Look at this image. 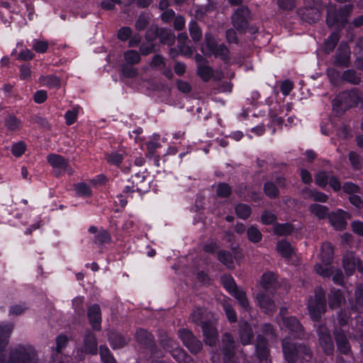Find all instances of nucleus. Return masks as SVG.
Returning <instances> with one entry per match:
<instances>
[{
  "label": "nucleus",
  "mask_w": 363,
  "mask_h": 363,
  "mask_svg": "<svg viewBox=\"0 0 363 363\" xmlns=\"http://www.w3.org/2000/svg\"><path fill=\"white\" fill-rule=\"evenodd\" d=\"M220 282L223 287L229 294L230 291H233L234 288L238 286L233 276L230 274H225L220 277Z\"/></svg>",
  "instance_id": "nucleus-55"
},
{
  "label": "nucleus",
  "mask_w": 363,
  "mask_h": 363,
  "mask_svg": "<svg viewBox=\"0 0 363 363\" xmlns=\"http://www.w3.org/2000/svg\"><path fill=\"white\" fill-rule=\"evenodd\" d=\"M304 6L299 8L297 11L298 16L308 22L314 23L318 22L320 18V11L322 3L320 0H303Z\"/></svg>",
  "instance_id": "nucleus-7"
},
{
  "label": "nucleus",
  "mask_w": 363,
  "mask_h": 363,
  "mask_svg": "<svg viewBox=\"0 0 363 363\" xmlns=\"http://www.w3.org/2000/svg\"><path fill=\"white\" fill-rule=\"evenodd\" d=\"M353 4H348L339 9H330L327 11L326 24L329 28L342 30L348 23V16L353 10Z\"/></svg>",
  "instance_id": "nucleus-4"
},
{
  "label": "nucleus",
  "mask_w": 363,
  "mask_h": 363,
  "mask_svg": "<svg viewBox=\"0 0 363 363\" xmlns=\"http://www.w3.org/2000/svg\"><path fill=\"white\" fill-rule=\"evenodd\" d=\"M357 259L352 255L344 256L342 258V267L347 277L354 274L356 270Z\"/></svg>",
  "instance_id": "nucleus-36"
},
{
  "label": "nucleus",
  "mask_w": 363,
  "mask_h": 363,
  "mask_svg": "<svg viewBox=\"0 0 363 363\" xmlns=\"http://www.w3.org/2000/svg\"><path fill=\"white\" fill-rule=\"evenodd\" d=\"M316 333L318 337L319 345L323 352L328 356L333 354L335 345L328 328L325 324H318Z\"/></svg>",
  "instance_id": "nucleus-10"
},
{
  "label": "nucleus",
  "mask_w": 363,
  "mask_h": 363,
  "mask_svg": "<svg viewBox=\"0 0 363 363\" xmlns=\"http://www.w3.org/2000/svg\"><path fill=\"white\" fill-rule=\"evenodd\" d=\"M360 101L359 90L352 88L342 91L332 101L333 109L337 113L342 115L352 107H356Z\"/></svg>",
  "instance_id": "nucleus-2"
},
{
  "label": "nucleus",
  "mask_w": 363,
  "mask_h": 363,
  "mask_svg": "<svg viewBox=\"0 0 363 363\" xmlns=\"http://www.w3.org/2000/svg\"><path fill=\"white\" fill-rule=\"evenodd\" d=\"M235 211L237 216L242 220L247 219L252 213V209L250 206L242 203H238L235 206Z\"/></svg>",
  "instance_id": "nucleus-52"
},
{
  "label": "nucleus",
  "mask_w": 363,
  "mask_h": 363,
  "mask_svg": "<svg viewBox=\"0 0 363 363\" xmlns=\"http://www.w3.org/2000/svg\"><path fill=\"white\" fill-rule=\"evenodd\" d=\"M26 149L27 146L26 143L21 140L12 145L11 151L13 156L20 157L25 153Z\"/></svg>",
  "instance_id": "nucleus-59"
},
{
  "label": "nucleus",
  "mask_w": 363,
  "mask_h": 363,
  "mask_svg": "<svg viewBox=\"0 0 363 363\" xmlns=\"http://www.w3.org/2000/svg\"><path fill=\"white\" fill-rule=\"evenodd\" d=\"M277 219V216L276 214L272 213L269 211L265 210L261 215V222L262 224L269 225L272 224H274Z\"/></svg>",
  "instance_id": "nucleus-62"
},
{
  "label": "nucleus",
  "mask_w": 363,
  "mask_h": 363,
  "mask_svg": "<svg viewBox=\"0 0 363 363\" xmlns=\"http://www.w3.org/2000/svg\"><path fill=\"white\" fill-rule=\"evenodd\" d=\"M350 215L342 209H337L336 211H332L328 215V220L330 225L337 230H344L347 225L346 218H350Z\"/></svg>",
  "instance_id": "nucleus-15"
},
{
  "label": "nucleus",
  "mask_w": 363,
  "mask_h": 363,
  "mask_svg": "<svg viewBox=\"0 0 363 363\" xmlns=\"http://www.w3.org/2000/svg\"><path fill=\"white\" fill-rule=\"evenodd\" d=\"M135 340L140 348L147 350L152 357H162V351L155 342L154 335L143 328H139L135 333Z\"/></svg>",
  "instance_id": "nucleus-6"
},
{
  "label": "nucleus",
  "mask_w": 363,
  "mask_h": 363,
  "mask_svg": "<svg viewBox=\"0 0 363 363\" xmlns=\"http://www.w3.org/2000/svg\"><path fill=\"white\" fill-rule=\"evenodd\" d=\"M75 196L80 198H90L93 193L91 188L85 182H77L73 184Z\"/></svg>",
  "instance_id": "nucleus-33"
},
{
  "label": "nucleus",
  "mask_w": 363,
  "mask_h": 363,
  "mask_svg": "<svg viewBox=\"0 0 363 363\" xmlns=\"http://www.w3.org/2000/svg\"><path fill=\"white\" fill-rule=\"evenodd\" d=\"M126 64L135 65L140 63L141 57L139 52L135 50H128L123 53Z\"/></svg>",
  "instance_id": "nucleus-51"
},
{
  "label": "nucleus",
  "mask_w": 363,
  "mask_h": 363,
  "mask_svg": "<svg viewBox=\"0 0 363 363\" xmlns=\"http://www.w3.org/2000/svg\"><path fill=\"white\" fill-rule=\"evenodd\" d=\"M211 55H213L216 58L219 57L224 62L230 60V50L224 43L220 44Z\"/></svg>",
  "instance_id": "nucleus-45"
},
{
  "label": "nucleus",
  "mask_w": 363,
  "mask_h": 363,
  "mask_svg": "<svg viewBox=\"0 0 363 363\" xmlns=\"http://www.w3.org/2000/svg\"><path fill=\"white\" fill-rule=\"evenodd\" d=\"M84 347L86 354H97V340L96 335L91 331L86 332L84 337Z\"/></svg>",
  "instance_id": "nucleus-24"
},
{
  "label": "nucleus",
  "mask_w": 363,
  "mask_h": 363,
  "mask_svg": "<svg viewBox=\"0 0 363 363\" xmlns=\"http://www.w3.org/2000/svg\"><path fill=\"white\" fill-rule=\"evenodd\" d=\"M160 43L171 46L174 44L176 37L174 31L167 28H160L159 38Z\"/></svg>",
  "instance_id": "nucleus-31"
},
{
  "label": "nucleus",
  "mask_w": 363,
  "mask_h": 363,
  "mask_svg": "<svg viewBox=\"0 0 363 363\" xmlns=\"http://www.w3.org/2000/svg\"><path fill=\"white\" fill-rule=\"evenodd\" d=\"M223 307L228 321L230 323H235L238 321V315L233 306L229 303H225Z\"/></svg>",
  "instance_id": "nucleus-58"
},
{
  "label": "nucleus",
  "mask_w": 363,
  "mask_h": 363,
  "mask_svg": "<svg viewBox=\"0 0 363 363\" xmlns=\"http://www.w3.org/2000/svg\"><path fill=\"white\" fill-rule=\"evenodd\" d=\"M263 191L265 195L271 199H274L279 195V188L272 181H267L264 184Z\"/></svg>",
  "instance_id": "nucleus-49"
},
{
  "label": "nucleus",
  "mask_w": 363,
  "mask_h": 363,
  "mask_svg": "<svg viewBox=\"0 0 363 363\" xmlns=\"http://www.w3.org/2000/svg\"><path fill=\"white\" fill-rule=\"evenodd\" d=\"M171 355L178 363H194L192 357L179 347L172 349Z\"/></svg>",
  "instance_id": "nucleus-32"
},
{
  "label": "nucleus",
  "mask_w": 363,
  "mask_h": 363,
  "mask_svg": "<svg viewBox=\"0 0 363 363\" xmlns=\"http://www.w3.org/2000/svg\"><path fill=\"white\" fill-rule=\"evenodd\" d=\"M93 240L94 244L101 247L104 245L109 244L111 242V235L107 230L101 228L94 235Z\"/></svg>",
  "instance_id": "nucleus-40"
},
{
  "label": "nucleus",
  "mask_w": 363,
  "mask_h": 363,
  "mask_svg": "<svg viewBox=\"0 0 363 363\" xmlns=\"http://www.w3.org/2000/svg\"><path fill=\"white\" fill-rule=\"evenodd\" d=\"M48 163L55 169L56 177L62 175V170H67L69 167V160L62 155L50 153L47 156Z\"/></svg>",
  "instance_id": "nucleus-16"
},
{
  "label": "nucleus",
  "mask_w": 363,
  "mask_h": 363,
  "mask_svg": "<svg viewBox=\"0 0 363 363\" xmlns=\"http://www.w3.org/2000/svg\"><path fill=\"white\" fill-rule=\"evenodd\" d=\"M40 82L49 89H59L61 86V79L54 74H48L40 77Z\"/></svg>",
  "instance_id": "nucleus-41"
},
{
  "label": "nucleus",
  "mask_w": 363,
  "mask_h": 363,
  "mask_svg": "<svg viewBox=\"0 0 363 363\" xmlns=\"http://www.w3.org/2000/svg\"><path fill=\"white\" fill-rule=\"evenodd\" d=\"M179 337L183 344L192 354H198L203 348L201 340L197 339L192 331L187 328H182L179 330Z\"/></svg>",
  "instance_id": "nucleus-11"
},
{
  "label": "nucleus",
  "mask_w": 363,
  "mask_h": 363,
  "mask_svg": "<svg viewBox=\"0 0 363 363\" xmlns=\"http://www.w3.org/2000/svg\"><path fill=\"white\" fill-rule=\"evenodd\" d=\"M322 262L326 265L331 264L334 259V249L329 242L323 245L320 250Z\"/></svg>",
  "instance_id": "nucleus-34"
},
{
  "label": "nucleus",
  "mask_w": 363,
  "mask_h": 363,
  "mask_svg": "<svg viewBox=\"0 0 363 363\" xmlns=\"http://www.w3.org/2000/svg\"><path fill=\"white\" fill-rule=\"evenodd\" d=\"M240 344L236 342L230 333H225L223 335L220 352L223 356V363H239Z\"/></svg>",
  "instance_id": "nucleus-5"
},
{
  "label": "nucleus",
  "mask_w": 363,
  "mask_h": 363,
  "mask_svg": "<svg viewBox=\"0 0 363 363\" xmlns=\"http://www.w3.org/2000/svg\"><path fill=\"white\" fill-rule=\"evenodd\" d=\"M283 324L289 330L291 335L299 337L303 335V327L297 318L294 316L285 317L283 318Z\"/></svg>",
  "instance_id": "nucleus-20"
},
{
  "label": "nucleus",
  "mask_w": 363,
  "mask_h": 363,
  "mask_svg": "<svg viewBox=\"0 0 363 363\" xmlns=\"http://www.w3.org/2000/svg\"><path fill=\"white\" fill-rule=\"evenodd\" d=\"M19 76L21 80L30 81L32 78V71L30 63H25L19 66Z\"/></svg>",
  "instance_id": "nucleus-60"
},
{
  "label": "nucleus",
  "mask_w": 363,
  "mask_h": 363,
  "mask_svg": "<svg viewBox=\"0 0 363 363\" xmlns=\"http://www.w3.org/2000/svg\"><path fill=\"white\" fill-rule=\"evenodd\" d=\"M281 343L283 357L287 363H296L300 358L306 357L311 358V349L304 343L295 342L290 337H284Z\"/></svg>",
  "instance_id": "nucleus-1"
},
{
  "label": "nucleus",
  "mask_w": 363,
  "mask_h": 363,
  "mask_svg": "<svg viewBox=\"0 0 363 363\" xmlns=\"http://www.w3.org/2000/svg\"><path fill=\"white\" fill-rule=\"evenodd\" d=\"M130 338L121 333H113L109 337V342L113 350L121 349L128 344Z\"/></svg>",
  "instance_id": "nucleus-29"
},
{
  "label": "nucleus",
  "mask_w": 363,
  "mask_h": 363,
  "mask_svg": "<svg viewBox=\"0 0 363 363\" xmlns=\"http://www.w3.org/2000/svg\"><path fill=\"white\" fill-rule=\"evenodd\" d=\"M80 109H82V108L79 105H77L72 109L67 110L65 112L64 116L67 125H72L77 121Z\"/></svg>",
  "instance_id": "nucleus-53"
},
{
  "label": "nucleus",
  "mask_w": 363,
  "mask_h": 363,
  "mask_svg": "<svg viewBox=\"0 0 363 363\" xmlns=\"http://www.w3.org/2000/svg\"><path fill=\"white\" fill-rule=\"evenodd\" d=\"M345 300L343 294L340 289H331L328 294V305L331 309H336L341 306Z\"/></svg>",
  "instance_id": "nucleus-27"
},
{
  "label": "nucleus",
  "mask_w": 363,
  "mask_h": 363,
  "mask_svg": "<svg viewBox=\"0 0 363 363\" xmlns=\"http://www.w3.org/2000/svg\"><path fill=\"white\" fill-rule=\"evenodd\" d=\"M332 64L337 68H348L351 65V50L348 44L342 42L332 58Z\"/></svg>",
  "instance_id": "nucleus-9"
},
{
  "label": "nucleus",
  "mask_w": 363,
  "mask_h": 363,
  "mask_svg": "<svg viewBox=\"0 0 363 363\" xmlns=\"http://www.w3.org/2000/svg\"><path fill=\"white\" fill-rule=\"evenodd\" d=\"M276 250L285 259L291 258L294 253L291 244L286 239H282L277 242Z\"/></svg>",
  "instance_id": "nucleus-26"
},
{
  "label": "nucleus",
  "mask_w": 363,
  "mask_h": 363,
  "mask_svg": "<svg viewBox=\"0 0 363 363\" xmlns=\"http://www.w3.org/2000/svg\"><path fill=\"white\" fill-rule=\"evenodd\" d=\"M11 363H36V352L31 346L19 345L10 354Z\"/></svg>",
  "instance_id": "nucleus-8"
},
{
  "label": "nucleus",
  "mask_w": 363,
  "mask_h": 363,
  "mask_svg": "<svg viewBox=\"0 0 363 363\" xmlns=\"http://www.w3.org/2000/svg\"><path fill=\"white\" fill-rule=\"evenodd\" d=\"M133 35V30L130 27L123 26L117 33V38L122 42L127 41Z\"/></svg>",
  "instance_id": "nucleus-64"
},
{
  "label": "nucleus",
  "mask_w": 363,
  "mask_h": 363,
  "mask_svg": "<svg viewBox=\"0 0 363 363\" xmlns=\"http://www.w3.org/2000/svg\"><path fill=\"white\" fill-rule=\"evenodd\" d=\"M329 179L328 172L325 170L319 171L315 174V184L323 189L328 184Z\"/></svg>",
  "instance_id": "nucleus-56"
},
{
  "label": "nucleus",
  "mask_w": 363,
  "mask_h": 363,
  "mask_svg": "<svg viewBox=\"0 0 363 363\" xmlns=\"http://www.w3.org/2000/svg\"><path fill=\"white\" fill-rule=\"evenodd\" d=\"M13 329V325L11 323L0 324V353L6 350Z\"/></svg>",
  "instance_id": "nucleus-21"
},
{
  "label": "nucleus",
  "mask_w": 363,
  "mask_h": 363,
  "mask_svg": "<svg viewBox=\"0 0 363 363\" xmlns=\"http://www.w3.org/2000/svg\"><path fill=\"white\" fill-rule=\"evenodd\" d=\"M255 353L260 363H272L268 342L263 335H258L257 337Z\"/></svg>",
  "instance_id": "nucleus-14"
},
{
  "label": "nucleus",
  "mask_w": 363,
  "mask_h": 363,
  "mask_svg": "<svg viewBox=\"0 0 363 363\" xmlns=\"http://www.w3.org/2000/svg\"><path fill=\"white\" fill-rule=\"evenodd\" d=\"M246 235L248 240L252 243L259 242L263 238V235L255 225H250L246 230Z\"/></svg>",
  "instance_id": "nucleus-46"
},
{
  "label": "nucleus",
  "mask_w": 363,
  "mask_h": 363,
  "mask_svg": "<svg viewBox=\"0 0 363 363\" xmlns=\"http://www.w3.org/2000/svg\"><path fill=\"white\" fill-rule=\"evenodd\" d=\"M302 193L306 195L305 198H309L313 199L315 202L326 203L329 199V196L315 189H311L308 187H305L302 190Z\"/></svg>",
  "instance_id": "nucleus-28"
},
{
  "label": "nucleus",
  "mask_w": 363,
  "mask_h": 363,
  "mask_svg": "<svg viewBox=\"0 0 363 363\" xmlns=\"http://www.w3.org/2000/svg\"><path fill=\"white\" fill-rule=\"evenodd\" d=\"M49 45L46 40L34 39L33 41V49L38 53H45Z\"/></svg>",
  "instance_id": "nucleus-63"
},
{
  "label": "nucleus",
  "mask_w": 363,
  "mask_h": 363,
  "mask_svg": "<svg viewBox=\"0 0 363 363\" xmlns=\"http://www.w3.org/2000/svg\"><path fill=\"white\" fill-rule=\"evenodd\" d=\"M294 225L291 223H275L273 225V233L277 236H288L294 232Z\"/></svg>",
  "instance_id": "nucleus-30"
},
{
  "label": "nucleus",
  "mask_w": 363,
  "mask_h": 363,
  "mask_svg": "<svg viewBox=\"0 0 363 363\" xmlns=\"http://www.w3.org/2000/svg\"><path fill=\"white\" fill-rule=\"evenodd\" d=\"M189 30L190 36L194 43H198L201 40L202 30L195 20H191L189 22Z\"/></svg>",
  "instance_id": "nucleus-42"
},
{
  "label": "nucleus",
  "mask_w": 363,
  "mask_h": 363,
  "mask_svg": "<svg viewBox=\"0 0 363 363\" xmlns=\"http://www.w3.org/2000/svg\"><path fill=\"white\" fill-rule=\"evenodd\" d=\"M250 11L245 6L238 7L232 16L233 26L240 32L245 31L249 26Z\"/></svg>",
  "instance_id": "nucleus-12"
},
{
  "label": "nucleus",
  "mask_w": 363,
  "mask_h": 363,
  "mask_svg": "<svg viewBox=\"0 0 363 363\" xmlns=\"http://www.w3.org/2000/svg\"><path fill=\"white\" fill-rule=\"evenodd\" d=\"M191 318L192 322L200 327L210 320L209 318L205 315L204 312L200 308H197L192 311Z\"/></svg>",
  "instance_id": "nucleus-47"
},
{
  "label": "nucleus",
  "mask_w": 363,
  "mask_h": 363,
  "mask_svg": "<svg viewBox=\"0 0 363 363\" xmlns=\"http://www.w3.org/2000/svg\"><path fill=\"white\" fill-rule=\"evenodd\" d=\"M340 38V35L338 32L333 31L332 32L328 38L325 40L324 42V50L327 54H330L333 51H334L336 48L339 40Z\"/></svg>",
  "instance_id": "nucleus-37"
},
{
  "label": "nucleus",
  "mask_w": 363,
  "mask_h": 363,
  "mask_svg": "<svg viewBox=\"0 0 363 363\" xmlns=\"http://www.w3.org/2000/svg\"><path fill=\"white\" fill-rule=\"evenodd\" d=\"M277 281V279L272 272L264 273L261 278V285L266 290L272 288Z\"/></svg>",
  "instance_id": "nucleus-50"
},
{
  "label": "nucleus",
  "mask_w": 363,
  "mask_h": 363,
  "mask_svg": "<svg viewBox=\"0 0 363 363\" xmlns=\"http://www.w3.org/2000/svg\"><path fill=\"white\" fill-rule=\"evenodd\" d=\"M308 210L311 213L313 214L319 220H324L326 218H328V215L330 214L329 208L328 206L318 203L311 204Z\"/></svg>",
  "instance_id": "nucleus-35"
},
{
  "label": "nucleus",
  "mask_w": 363,
  "mask_h": 363,
  "mask_svg": "<svg viewBox=\"0 0 363 363\" xmlns=\"http://www.w3.org/2000/svg\"><path fill=\"white\" fill-rule=\"evenodd\" d=\"M342 80L354 85H357L360 83L361 78L357 75L354 69H347L342 72Z\"/></svg>",
  "instance_id": "nucleus-48"
},
{
  "label": "nucleus",
  "mask_w": 363,
  "mask_h": 363,
  "mask_svg": "<svg viewBox=\"0 0 363 363\" xmlns=\"http://www.w3.org/2000/svg\"><path fill=\"white\" fill-rule=\"evenodd\" d=\"M232 252L225 250H220L217 252V259L228 269L234 267V259L240 252L238 246L231 247Z\"/></svg>",
  "instance_id": "nucleus-19"
},
{
  "label": "nucleus",
  "mask_w": 363,
  "mask_h": 363,
  "mask_svg": "<svg viewBox=\"0 0 363 363\" xmlns=\"http://www.w3.org/2000/svg\"><path fill=\"white\" fill-rule=\"evenodd\" d=\"M151 19V13L148 11H142L140 13L135 23V28L138 31H143L147 28Z\"/></svg>",
  "instance_id": "nucleus-39"
},
{
  "label": "nucleus",
  "mask_w": 363,
  "mask_h": 363,
  "mask_svg": "<svg viewBox=\"0 0 363 363\" xmlns=\"http://www.w3.org/2000/svg\"><path fill=\"white\" fill-rule=\"evenodd\" d=\"M233 192L232 186L226 182H219L216 186V194L219 198H228Z\"/></svg>",
  "instance_id": "nucleus-54"
},
{
  "label": "nucleus",
  "mask_w": 363,
  "mask_h": 363,
  "mask_svg": "<svg viewBox=\"0 0 363 363\" xmlns=\"http://www.w3.org/2000/svg\"><path fill=\"white\" fill-rule=\"evenodd\" d=\"M314 269L315 272L323 278H330L333 274V267L330 264H316Z\"/></svg>",
  "instance_id": "nucleus-57"
},
{
  "label": "nucleus",
  "mask_w": 363,
  "mask_h": 363,
  "mask_svg": "<svg viewBox=\"0 0 363 363\" xmlns=\"http://www.w3.org/2000/svg\"><path fill=\"white\" fill-rule=\"evenodd\" d=\"M239 336L243 345H247L252 342L254 333L251 325L247 322L245 321L240 325Z\"/></svg>",
  "instance_id": "nucleus-23"
},
{
  "label": "nucleus",
  "mask_w": 363,
  "mask_h": 363,
  "mask_svg": "<svg viewBox=\"0 0 363 363\" xmlns=\"http://www.w3.org/2000/svg\"><path fill=\"white\" fill-rule=\"evenodd\" d=\"M197 74L203 81L208 82L213 76V69L207 65L199 64L197 66Z\"/></svg>",
  "instance_id": "nucleus-44"
},
{
  "label": "nucleus",
  "mask_w": 363,
  "mask_h": 363,
  "mask_svg": "<svg viewBox=\"0 0 363 363\" xmlns=\"http://www.w3.org/2000/svg\"><path fill=\"white\" fill-rule=\"evenodd\" d=\"M307 309L311 319L315 323H319L322 315L327 311L325 291L322 287L315 290L314 297H309Z\"/></svg>",
  "instance_id": "nucleus-3"
},
{
  "label": "nucleus",
  "mask_w": 363,
  "mask_h": 363,
  "mask_svg": "<svg viewBox=\"0 0 363 363\" xmlns=\"http://www.w3.org/2000/svg\"><path fill=\"white\" fill-rule=\"evenodd\" d=\"M5 126L10 132H16L23 127L22 121L13 114H9L4 121Z\"/></svg>",
  "instance_id": "nucleus-38"
},
{
  "label": "nucleus",
  "mask_w": 363,
  "mask_h": 363,
  "mask_svg": "<svg viewBox=\"0 0 363 363\" xmlns=\"http://www.w3.org/2000/svg\"><path fill=\"white\" fill-rule=\"evenodd\" d=\"M133 65L124 64L121 66V74L125 78H134L138 72V69L133 67Z\"/></svg>",
  "instance_id": "nucleus-61"
},
{
  "label": "nucleus",
  "mask_w": 363,
  "mask_h": 363,
  "mask_svg": "<svg viewBox=\"0 0 363 363\" xmlns=\"http://www.w3.org/2000/svg\"><path fill=\"white\" fill-rule=\"evenodd\" d=\"M201 328L205 344L211 347L215 346L218 341V333L213 321L210 319L201 325Z\"/></svg>",
  "instance_id": "nucleus-17"
},
{
  "label": "nucleus",
  "mask_w": 363,
  "mask_h": 363,
  "mask_svg": "<svg viewBox=\"0 0 363 363\" xmlns=\"http://www.w3.org/2000/svg\"><path fill=\"white\" fill-rule=\"evenodd\" d=\"M87 317L92 329L95 331H100L101 330V311L99 304L94 303L89 307Z\"/></svg>",
  "instance_id": "nucleus-18"
},
{
  "label": "nucleus",
  "mask_w": 363,
  "mask_h": 363,
  "mask_svg": "<svg viewBox=\"0 0 363 363\" xmlns=\"http://www.w3.org/2000/svg\"><path fill=\"white\" fill-rule=\"evenodd\" d=\"M258 306L265 312H273L275 311V303L273 299L267 294L259 292L257 294Z\"/></svg>",
  "instance_id": "nucleus-22"
},
{
  "label": "nucleus",
  "mask_w": 363,
  "mask_h": 363,
  "mask_svg": "<svg viewBox=\"0 0 363 363\" xmlns=\"http://www.w3.org/2000/svg\"><path fill=\"white\" fill-rule=\"evenodd\" d=\"M105 160L110 165L121 167L124 156L118 152H106L105 153Z\"/></svg>",
  "instance_id": "nucleus-43"
},
{
  "label": "nucleus",
  "mask_w": 363,
  "mask_h": 363,
  "mask_svg": "<svg viewBox=\"0 0 363 363\" xmlns=\"http://www.w3.org/2000/svg\"><path fill=\"white\" fill-rule=\"evenodd\" d=\"M229 294L238 301L239 305L243 310L249 311L251 309L250 301L245 291L237 286L234 288L233 291H230Z\"/></svg>",
  "instance_id": "nucleus-25"
},
{
  "label": "nucleus",
  "mask_w": 363,
  "mask_h": 363,
  "mask_svg": "<svg viewBox=\"0 0 363 363\" xmlns=\"http://www.w3.org/2000/svg\"><path fill=\"white\" fill-rule=\"evenodd\" d=\"M346 333L347 331L343 328H336L333 331V335L337 351L341 354L350 355L352 354V351Z\"/></svg>",
  "instance_id": "nucleus-13"
}]
</instances>
